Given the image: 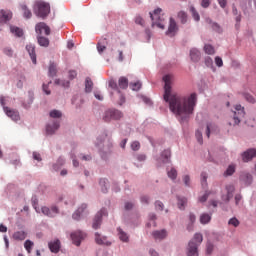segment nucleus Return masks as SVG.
I'll return each instance as SVG.
<instances>
[{"instance_id":"1","label":"nucleus","mask_w":256,"mask_h":256,"mask_svg":"<svg viewBox=\"0 0 256 256\" xmlns=\"http://www.w3.org/2000/svg\"><path fill=\"white\" fill-rule=\"evenodd\" d=\"M164 81V101L169 103L170 111L178 117L180 123H187L197 107V93L190 95H178L171 93V83L173 75L166 74L163 76Z\"/></svg>"},{"instance_id":"54","label":"nucleus","mask_w":256,"mask_h":256,"mask_svg":"<svg viewBox=\"0 0 256 256\" xmlns=\"http://www.w3.org/2000/svg\"><path fill=\"white\" fill-rule=\"evenodd\" d=\"M244 98L248 103H252V105L256 103L255 97L249 93H244Z\"/></svg>"},{"instance_id":"13","label":"nucleus","mask_w":256,"mask_h":256,"mask_svg":"<svg viewBox=\"0 0 256 256\" xmlns=\"http://www.w3.org/2000/svg\"><path fill=\"white\" fill-rule=\"evenodd\" d=\"M239 181L242 187H251L253 185V175L249 172H244L240 175Z\"/></svg>"},{"instance_id":"41","label":"nucleus","mask_w":256,"mask_h":256,"mask_svg":"<svg viewBox=\"0 0 256 256\" xmlns=\"http://www.w3.org/2000/svg\"><path fill=\"white\" fill-rule=\"evenodd\" d=\"M190 13L196 23H199V21H201V16L199 15V12H197V9H195V6H190Z\"/></svg>"},{"instance_id":"57","label":"nucleus","mask_w":256,"mask_h":256,"mask_svg":"<svg viewBox=\"0 0 256 256\" xmlns=\"http://www.w3.org/2000/svg\"><path fill=\"white\" fill-rule=\"evenodd\" d=\"M239 219L237 217L230 218L228 221V225H232V227H239Z\"/></svg>"},{"instance_id":"62","label":"nucleus","mask_w":256,"mask_h":256,"mask_svg":"<svg viewBox=\"0 0 256 256\" xmlns=\"http://www.w3.org/2000/svg\"><path fill=\"white\" fill-rule=\"evenodd\" d=\"M136 25H141L143 27V25H145V20H143V17H141V15H137L134 19Z\"/></svg>"},{"instance_id":"40","label":"nucleus","mask_w":256,"mask_h":256,"mask_svg":"<svg viewBox=\"0 0 256 256\" xmlns=\"http://www.w3.org/2000/svg\"><path fill=\"white\" fill-rule=\"evenodd\" d=\"M211 215L209 213H203L200 215V223L202 225H207V223H211Z\"/></svg>"},{"instance_id":"56","label":"nucleus","mask_w":256,"mask_h":256,"mask_svg":"<svg viewBox=\"0 0 256 256\" xmlns=\"http://www.w3.org/2000/svg\"><path fill=\"white\" fill-rule=\"evenodd\" d=\"M200 177H201V185H202V187H207V178H208L207 172H202Z\"/></svg>"},{"instance_id":"49","label":"nucleus","mask_w":256,"mask_h":256,"mask_svg":"<svg viewBox=\"0 0 256 256\" xmlns=\"http://www.w3.org/2000/svg\"><path fill=\"white\" fill-rule=\"evenodd\" d=\"M226 194L233 198V194L235 193V185L228 184L225 186Z\"/></svg>"},{"instance_id":"33","label":"nucleus","mask_w":256,"mask_h":256,"mask_svg":"<svg viewBox=\"0 0 256 256\" xmlns=\"http://www.w3.org/2000/svg\"><path fill=\"white\" fill-rule=\"evenodd\" d=\"M63 165H65V158L60 156L57 162L52 165V169L53 171H59V169H61Z\"/></svg>"},{"instance_id":"38","label":"nucleus","mask_w":256,"mask_h":256,"mask_svg":"<svg viewBox=\"0 0 256 256\" xmlns=\"http://www.w3.org/2000/svg\"><path fill=\"white\" fill-rule=\"evenodd\" d=\"M105 139H107V131H104L100 136L96 139V147H101L105 143Z\"/></svg>"},{"instance_id":"64","label":"nucleus","mask_w":256,"mask_h":256,"mask_svg":"<svg viewBox=\"0 0 256 256\" xmlns=\"http://www.w3.org/2000/svg\"><path fill=\"white\" fill-rule=\"evenodd\" d=\"M133 207H135V204H133V202L127 201L124 203L125 211H131Z\"/></svg>"},{"instance_id":"60","label":"nucleus","mask_w":256,"mask_h":256,"mask_svg":"<svg viewBox=\"0 0 256 256\" xmlns=\"http://www.w3.org/2000/svg\"><path fill=\"white\" fill-rule=\"evenodd\" d=\"M213 249H215V246L211 242H207L206 244V253L207 255H211L213 253Z\"/></svg>"},{"instance_id":"23","label":"nucleus","mask_w":256,"mask_h":256,"mask_svg":"<svg viewBox=\"0 0 256 256\" xmlns=\"http://www.w3.org/2000/svg\"><path fill=\"white\" fill-rule=\"evenodd\" d=\"M190 59L193 63H199V61H201V51L197 48H191Z\"/></svg>"},{"instance_id":"16","label":"nucleus","mask_w":256,"mask_h":256,"mask_svg":"<svg viewBox=\"0 0 256 256\" xmlns=\"http://www.w3.org/2000/svg\"><path fill=\"white\" fill-rule=\"evenodd\" d=\"M243 163H249L252 159H256V149L249 148L241 153Z\"/></svg>"},{"instance_id":"20","label":"nucleus","mask_w":256,"mask_h":256,"mask_svg":"<svg viewBox=\"0 0 256 256\" xmlns=\"http://www.w3.org/2000/svg\"><path fill=\"white\" fill-rule=\"evenodd\" d=\"M249 8L243 5V2H240V7L244 11V14L247 15V13H256V0H249Z\"/></svg>"},{"instance_id":"5","label":"nucleus","mask_w":256,"mask_h":256,"mask_svg":"<svg viewBox=\"0 0 256 256\" xmlns=\"http://www.w3.org/2000/svg\"><path fill=\"white\" fill-rule=\"evenodd\" d=\"M0 104H1V107H3L4 113H6L7 117L12 119V121H19L21 119V116L19 115V111L12 110L9 107L5 106V97L0 96Z\"/></svg>"},{"instance_id":"25","label":"nucleus","mask_w":256,"mask_h":256,"mask_svg":"<svg viewBox=\"0 0 256 256\" xmlns=\"http://www.w3.org/2000/svg\"><path fill=\"white\" fill-rule=\"evenodd\" d=\"M152 237H154L156 241H162V239H165V237H167V230H155L152 232Z\"/></svg>"},{"instance_id":"46","label":"nucleus","mask_w":256,"mask_h":256,"mask_svg":"<svg viewBox=\"0 0 256 256\" xmlns=\"http://www.w3.org/2000/svg\"><path fill=\"white\" fill-rule=\"evenodd\" d=\"M235 173V165L234 164H230L226 171L223 173L224 177H231V175H233Z\"/></svg>"},{"instance_id":"42","label":"nucleus","mask_w":256,"mask_h":256,"mask_svg":"<svg viewBox=\"0 0 256 256\" xmlns=\"http://www.w3.org/2000/svg\"><path fill=\"white\" fill-rule=\"evenodd\" d=\"M91 91H93V81L89 77H86V79H85V93H91Z\"/></svg>"},{"instance_id":"7","label":"nucleus","mask_w":256,"mask_h":256,"mask_svg":"<svg viewBox=\"0 0 256 256\" xmlns=\"http://www.w3.org/2000/svg\"><path fill=\"white\" fill-rule=\"evenodd\" d=\"M154 160L156 161L158 167H161V165H165L167 163H171V150L165 149L161 152L160 157L154 156Z\"/></svg>"},{"instance_id":"31","label":"nucleus","mask_w":256,"mask_h":256,"mask_svg":"<svg viewBox=\"0 0 256 256\" xmlns=\"http://www.w3.org/2000/svg\"><path fill=\"white\" fill-rule=\"evenodd\" d=\"M37 41L40 47H49V38L44 37L41 34H38Z\"/></svg>"},{"instance_id":"29","label":"nucleus","mask_w":256,"mask_h":256,"mask_svg":"<svg viewBox=\"0 0 256 256\" xmlns=\"http://www.w3.org/2000/svg\"><path fill=\"white\" fill-rule=\"evenodd\" d=\"M177 19H179L181 25H186L189 20V15H187V12L181 10L177 13Z\"/></svg>"},{"instance_id":"10","label":"nucleus","mask_w":256,"mask_h":256,"mask_svg":"<svg viewBox=\"0 0 256 256\" xmlns=\"http://www.w3.org/2000/svg\"><path fill=\"white\" fill-rule=\"evenodd\" d=\"M178 32L179 25H177V21H175V18L170 17L168 29L166 30L165 35H167L168 37H175V35H177Z\"/></svg>"},{"instance_id":"11","label":"nucleus","mask_w":256,"mask_h":256,"mask_svg":"<svg viewBox=\"0 0 256 256\" xmlns=\"http://www.w3.org/2000/svg\"><path fill=\"white\" fill-rule=\"evenodd\" d=\"M41 212L46 217H50V218L57 217V215H59V207H57V205H52L50 208L47 206H43L41 208Z\"/></svg>"},{"instance_id":"3","label":"nucleus","mask_w":256,"mask_h":256,"mask_svg":"<svg viewBox=\"0 0 256 256\" xmlns=\"http://www.w3.org/2000/svg\"><path fill=\"white\" fill-rule=\"evenodd\" d=\"M123 119V112L115 108H109L102 113V121L111 123V121H120Z\"/></svg>"},{"instance_id":"14","label":"nucleus","mask_w":256,"mask_h":256,"mask_svg":"<svg viewBox=\"0 0 256 256\" xmlns=\"http://www.w3.org/2000/svg\"><path fill=\"white\" fill-rule=\"evenodd\" d=\"M13 19V12L8 9L0 10V25H7Z\"/></svg>"},{"instance_id":"43","label":"nucleus","mask_w":256,"mask_h":256,"mask_svg":"<svg viewBox=\"0 0 256 256\" xmlns=\"http://www.w3.org/2000/svg\"><path fill=\"white\" fill-rule=\"evenodd\" d=\"M21 9L23 11V16L25 17V19H31V17H33V14L31 13V10H29L27 5L22 4Z\"/></svg>"},{"instance_id":"21","label":"nucleus","mask_w":256,"mask_h":256,"mask_svg":"<svg viewBox=\"0 0 256 256\" xmlns=\"http://www.w3.org/2000/svg\"><path fill=\"white\" fill-rule=\"evenodd\" d=\"M26 51L31 58V61L34 65H37V54L35 53V45L28 44L26 45Z\"/></svg>"},{"instance_id":"61","label":"nucleus","mask_w":256,"mask_h":256,"mask_svg":"<svg viewBox=\"0 0 256 256\" xmlns=\"http://www.w3.org/2000/svg\"><path fill=\"white\" fill-rule=\"evenodd\" d=\"M51 81L48 82V84L42 85V91L45 93V95H49L51 93V90H49V85H51Z\"/></svg>"},{"instance_id":"32","label":"nucleus","mask_w":256,"mask_h":256,"mask_svg":"<svg viewBox=\"0 0 256 256\" xmlns=\"http://www.w3.org/2000/svg\"><path fill=\"white\" fill-rule=\"evenodd\" d=\"M177 205L180 211H185V205H187V198L183 196H177Z\"/></svg>"},{"instance_id":"2","label":"nucleus","mask_w":256,"mask_h":256,"mask_svg":"<svg viewBox=\"0 0 256 256\" xmlns=\"http://www.w3.org/2000/svg\"><path fill=\"white\" fill-rule=\"evenodd\" d=\"M34 13L40 19H47L51 13V5L44 1H37L34 6Z\"/></svg>"},{"instance_id":"45","label":"nucleus","mask_w":256,"mask_h":256,"mask_svg":"<svg viewBox=\"0 0 256 256\" xmlns=\"http://www.w3.org/2000/svg\"><path fill=\"white\" fill-rule=\"evenodd\" d=\"M49 115L52 119H61L63 117V112H61L60 110L54 109L50 111Z\"/></svg>"},{"instance_id":"24","label":"nucleus","mask_w":256,"mask_h":256,"mask_svg":"<svg viewBox=\"0 0 256 256\" xmlns=\"http://www.w3.org/2000/svg\"><path fill=\"white\" fill-rule=\"evenodd\" d=\"M48 247L51 253H59V251L61 250V241H59V239L50 241L48 243Z\"/></svg>"},{"instance_id":"9","label":"nucleus","mask_w":256,"mask_h":256,"mask_svg":"<svg viewBox=\"0 0 256 256\" xmlns=\"http://www.w3.org/2000/svg\"><path fill=\"white\" fill-rule=\"evenodd\" d=\"M243 117H245V108L241 105H236L235 111L233 112V125H239Z\"/></svg>"},{"instance_id":"30","label":"nucleus","mask_w":256,"mask_h":256,"mask_svg":"<svg viewBox=\"0 0 256 256\" xmlns=\"http://www.w3.org/2000/svg\"><path fill=\"white\" fill-rule=\"evenodd\" d=\"M96 47H97V51H98L99 55H101V53H103V51H105V49H107V38L100 40L97 43Z\"/></svg>"},{"instance_id":"28","label":"nucleus","mask_w":256,"mask_h":256,"mask_svg":"<svg viewBox=\"0 0 256 256\" xmlns=\"http://www.w3.org/2000/svg\"><path fill=\"white\" fill-rule=\"evenodd\" d=\"M107 147L108 148L106 150H105V148L100 149V155H101L102 159H105L107 157V155H110L111 149H113V142H111V140H108Z\"/></svg>"},{"instance_id":"22","label":"nucleus","mask_w":256,"mask_h":256,"mask_svg":"<svg viewBox=\"0 0 256 256\" xmlns=\"http://www.w3.org/2000/svg\"><path fill=\"white\" fill-rule=\"evenodd\" d=\"M95 241L97 245H106V247H109L111 245V242L107 240V236H103L99 234V232L95 233Z\"/></svg>"},{"instance_id":"34","label":"nucleus","mask_w":256,"mask_h":256,"mask_svg":"<svg viewBox=\"0 0 256 256\" xmlns=\"http://www.w3.org/2000/svg\"><path fill=\"white\" fill-rule=\"evenodd\" d=\"M48 76L49 77L57 76V64H55V62H50L49 68H48Z\"/></svg>"},{"instance_id":"63","label":"nucleus","mask_w":256,"mask_h":256,"mask_svg":"<svg viewBox=\"0 0 256 256\" xmlns=\"http://www.w3.org/2000/svg\"><path fill=\"white\" fill-rule=\"evenodd\" d=\"M4 55H7V57H13V48L6 47L3 49Z\"/></svg>"},{"instance_id":"55","label":"nucleus","mask_w":256,"mask_h":256,"mask_svg":"<svg viewBox=\"0 0 256 256\" xmlns=\"http://www.w3.org/2000/svg\"><path fill=\"white\" fill-rule=\"evenodd\" d=\"M209 195H211V191H206V192L204 193V195H202V196H200V197L198 198V201H199L200 203H205V202L207 201V199H209Z\"/></svg>"},{"instance_id":"18","label":"nucleus","mask_w":256,"mask_h":256,"mask_svg":"<svg viewBox=\"0 0 256 256\" xmlns=\"http://www.w3.org/2000/svg\"><path fill=\"white\" fill-rule=\"evenodd\" d=\"M33 101H35V93L33 90L28 91V99L21 100V106L24 109H31V105H33Z\"/></svg>"},{"instance_id":"4","label":"nucleus","mask_w":256,"mask_h":256,"mask_svg":"<svg viewBox=\"0 0 256 256\" xmlns=\"http://www.w3.org/2000/svg\"><path fill=\"white\" fill-rule=\"evenodd\" d=\"M163 9L156 8L153 12H149L150 19L152 21V27H158V29H165V18L161 15Z\"/></svg>"},{"instance_id":"44","label":"nucleus","mask_w":256,"mask_h":256,"mask_svg":"<svg viewBox=\"0 0 256 256\" xmlns=\"http://www.w3.org/2000/svg\"><path fill=\"white\" fill-rule=\"evenodd\" d=\"M190 241H193V243H195L198 246L201 245V243H203V234L201 233L194 234L193 238Z\"/></svg>"},{"instance_id":"39","label":"nucleus","mask_w":256,"mask_h":256,"mask_svg":"<svg viewBox=\"0 0 256 256\" xmlns=\"http://www.w3.org/2000/svg\"><path fill=\"white\" fill-rule=\"evenodd\" d=\"M26 237L27 233H25V231H17L13 234V239H15V241H24Z\"/></svg>"},{"instance_id":"6","label":"nucleus","mask_w":256,"mask_h":256,"mask_svg":"<svg viewBox=\"0 0 256 256\" xmlns=\"http://www.w3.org/2000/svg\"><path fill=\"white\" fill-rule=\"evenodd\" d=\"M107 215H109L107 208L100 209L94 216L92 229H99L103 223V217H107Z\"/></svg>"},{"instance_id":"26","label":"nucleus","mask_w":256,"mask_h":256,"mask_svg":"<svg viewBox=\"0 0 256 256\" xmlns=\"http://www.w3.org/2000/svg\"><path fill=\"white\" fill-rule=\"evenodd\" d=\"M117 235L120 241H122V243H129V234L122 230L121 227L117 228Z\"/></svg>"},{"instance_id":"47","label":"nucleus","mask_w":256,"mask_h":256,"mask_svg":"<svg viewBox=\"0 0 256 256\" xmlns=\"http://www.w3.org/2000/svg\"><path fill=\"white\" fill-rule=\"evenodd\" d=\"M204 51L206 55H215V47H213L211 44H205Z\"/></svg>"},{"instance_id":"53","label":"nucleus","mask_w":256,"mask_h":256,"mask_svg":"<svg viewBox=\"0 0 256 256\" xmlns=\"http://www.w3.org/2000/svg\"><path fill=\"white\" fill-rule=\"evenodd\" d=\"M33 245H34L33 241L26 240L25 243H24V248L26 249V251L28 253H31V249H33Z\"/></svg>"},{"instance_id":"50","label":"nucleus","mask_w":256,"mask_h":256,"mask_svg":"<svg viewBox=\"0 0 256 256\" xmlns=\"http://www.w3.org/2000/svg\"><path fill=\"white\" fill-rule=\"evenodd\" d=\"M167 176H168L169 179H171L172 181H175V179H177V169L171 168V169L167 172Z\"/></svg>"},{"instance_id":"15","label":"nucleus","mask_w":256,"mask_h":256,"mask_svg":"<svg viewBox=\"0 0 256 256\" xmlns=\"http://www.w3.org/2000/svg\"><path fill=\"white\" fill-rule=\"evenodd\" d=\"M59 127H61V122L59 120H53L46 124V134L55 135L58 131Z\"/></svg>"},{"instance_id":"35","label":"nucleus","mask_w":256,"mask_h":256,"mask_svg":"<svg viewBox=\"0 0 256 256\" xmlns=\"http://www.w3.org/2000/svg\"><path fill=\"white\" fill-rule=\"evenodd\" d=\"M102 193H107L109 190V180L107 178H101L99 181Z\"/></svg>"},{"instance_id":"12","label":"nucleus","mask_w":256,"mask_h":256,"mask_svg":"<svg viewBox=\"0 0 256 256\" xmlns=\"http://www.w3.org/2000/svg\"><path fill=\"white\" fill-rule=\"evenodd\" d=\"M86 235L83 231L78 230L74 231L70 234V238L72 239V243L76 245V247L81 246V242L85 239Z\"/></svg>"},{"instance_id":"27","label":"nucleus","mask_w":256,"mask_h":256,"mask_svg":"<svg viewBox=\"0 0 256 256\" xmlns=\"http://www.w3.org/2000/svg\"><path fill=\"white\" fill-rule=\"evenodd\" d=\"M206 23L211 26V28L216 32V33H223V28H221V25L217 22H213L211 18H206Z\"/></svg>"},{"instance_id":"37","label":"nucleus","mask_w":256,"mask_h":256,"mask_svg":"<svg viewBox=\"0 0 256 256\" xmlns=\"http://www.w3.org/2000/svg\"><path fill=\"white\" fill-rule=\"evenodd\" d=\"M118 86L120 89H127L129 87V79L127 77H120L118 80Z\"/></svg>"},{"instance_id":"59","label":"nucleus","mask_w":256,"mask_h":256,"mask_svg":"<svg viewBox=\"0 0 256 256\" xmlns=\"http://www.w3.org/2000/svg\"><path fill=\"white\" fill-rule=\"evenodd\" d=\"M142 84L141 82H134V83H130V88L132 89V91H139V89H141Z\"/></svg>"},{"instance_id":"51","label":"nucleus","mask_w":256,"mask_h":256,"mask_svg":"<svg viewBox=\"0 0 256 256\" xmlns=\"http://www.w3.org/2000/svg\"><path fill=\"white\" fill-rule=\"evenodd\" d=\"M108 85L110 89H113V91H117V93H121V90L119 89V85H117V82L115 80H110Z\"/></svg>"},{"instance_id":"58","label":"nucleus","mask_w":256,"mask_h":256,"mask_svg":"<svg viewBox=\"0 0 256 256\" xmlns=\"http://www.w3.org/2000/svg\"><path fill=\"white\" fill-rule=\"evenodd\" d=\"M195 137L200 145H203V133L200 130H196Z\"/></svg>"},{"instance_id":"17","label":"nucleus","mask_w":256,"mask_h":256,"mask_svg":"<svg viewBox=\"0 0 256 256\" xmlns=\"http://www.w3.org/2000/svg\"><path fill=\"white\" fill-rule=\"evenodd\" d=\"M35 31L37 35H43V31L45 35H51V28L44 22L36 24Z\"/></svg>"},{"instance_id":"52","label":"nucleus","mask_w":256,"mask_h":256,"mask_svg":"<svg viewBox=\"0 0 256 256\" xmlns=\"http://www.w3.org/2000/svg\"><path fill=\"white\" fill-rule=\"evenodd\" d=\"M235 205L239 207L243 203V195L241 193H238L234 196Z\"/></svg>"},{"instance_id":"19","label":"nucleus","mask_w":256,"mask_h":256,"mask_svg":"<svg viewBox=\"0 0 256 256\" xmlns=\"http://www.w3.org/2000/svg\"><path fill=\"white\" fill-rule=\"evenodd\" d=\"M187 256H199V245L193 241H189L187 247Z\"/></svg>"},{"instance_id":"8","label":"nucleus","mask_w":256,"mask_h":256,"mask_svg":"<svg viewBox=\"0 0 256 256\" xmlns=\"http://www.w3.org/2000/svg\"><path fill=\"white\" fill-rule=\"evenodd\" d=\"M85 215H89V211H87V204L82 203L80 207L72 214V219L74 221H81Z\"/></svg>"},{"instance_id":"36","label":"nucleus","mask_w":256,"mask_h":256,"mask_svg":"<svg viewBox=\"0 0 256 256\" xmlns=\"http://www.w3.org/2000/svg\"><path fill=\"white\" fill-rule=\"evenodd\" d=\"M10 33H12V35H15V37H22L23 29L17 26L10 25Z\"/></svg>"},{"instance_id":"48","label":"nucleus","mask_w":256,"mask_h":256,"mask_svg":"<svg viewBox=\"0 0 256 256\" xmlns=\"http://www.w3.org/2000/svg\"><path fill=\"white\" fill-rule=\"evenodd\" d=\"M31 203H32V207H33V209H35L36 213H39V199L37 198V196H35V195L32 196Z\"/></svg>"}]
</instances>
